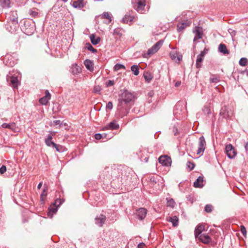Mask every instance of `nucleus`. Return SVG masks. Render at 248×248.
Instances as JSON below:
<instances>
[{"instance_id":"603ef678","label":"nucleus","mask_w":248,"mask_h":248,"mask_svg":"<svg viewBox=\"0 0 248 248\" xmlns=\"http://www.w3.org/2000/svg\"><path fill=\"white\" fill-rule=\"evenodd\" d=\"M144 244L143 243H140L138 246V248H144Z\"/></svg>"},{"instance_id":"20e7f679","label":"nucleus","mask_w":248,"mask_h":248,"mask_svg":"<svg viewBox=\"0 0 248 248\" xmlns=\"http://www.w3.org/2000/svg\"><path fill=\"white\" fill-rule=\"evenodd\" d=\"M132 1L133 4H136L134 7L138 12L141 13L144 10L145 0H132Z\"/></svg>"},{"instance_id":"a18cd8bd","label":"nucleus","mask_w":248,"mask_h":248,"mask_svg":"<svg viewBox=\"0 0 248 248\" xmlns=\"http://www.w3.org/2000/svg\"><path fill=\"white\" fill-rule=\"evenodd\" d=\"M61 204V200L57 199L53 205H55L56 206H57V205H58V206H59Z\"/></svg>"},{"instance_id":"37998d69","label":"nucleus","mask_w":248,"mask_h":248,"mask_svg":"<svg viewBox=\"0 0 248 248\" xmlns=\"http://www.w3.org/2000/svg\"><path fill=\"white\" fill-rule=\"evenodd\" d=\"M6 171V167L4 165H2L0 168V173L1 174H3Z\"/></svg>"},{"instance_id":"7ed1b4c3","label":"nucleus","mask_w":248,"mask_h":248,"mask_svg":"<svg viewBox=\"0 0 248 248\" xmlns=\"http://www.w3.org/2000/svg\"><path fill=\"white\" fill-rule=\"evenodd\" d=\"M163 41L160 40L155 43L151 48L149 49L147 53L144 54V57L148 58L155 53L163 45Z\"/></svg>"},{"instance_id":"c756f323","label":"nucleus","mask_w":248,"mask_h":248,"mask_svg":"<svg viewBox=\"0 0 248 248\" xmlns=\"http://www.w3.org/2000/svg\"><path fill=\"white\" fill-rule=\"evenodd\" d=\"M143 76L145 80L148 82H150L153 78L151 74L148 72H145Z\"/></svg>"},{"instance_id":"6e6d98bb","label":"nucleus","mask_w":248,"mask_h":248,"mask_svg":"<svg viewBox=\"0 0 248 248\" xmlns=\"http://www.w3.org/2000/svg\"><path fill=\"white\" fill-rule=\"evenodd\" d=\"M42 183L41 182L38 185V186H37L38 189H40L41 187H42Z\"/></svg>"},{"instance_id":"f8f14e48","label":"nucleus","mask_w":248,"mask_h":248,"mask_svg":"<svg viewBox=\"0 0 248 248\" xmlns=\"http://www.w3.org/2000/svg\"><path fill=\"white\" fill-rule=\"evenodd\" d=\"M136 214L139 217V218L140 220H142L145 218L147 214V210L145 208H140L137 210Z\"/></svg>"},{"instance_id":"a878e982","label":"nucleus","mask_w":248,"mask_h":248,"mask_svg":"<svg viewBox=\"0 0 248 248\" xmlns=\"http://www.w3.org/2000/svg\"><path fill=\"white\" fill-rule=\"evenodd\" d=\"M72 5L75 8H82L84 6L83 0H78L77 1H74Z\"/></svg>"},{"instance_id":"aec40b11","label":"nucleus","mask_w":248,"mask_h":248,"mask_svg":"<svg viewBox=\"0 0 248 248\" xmlns=\"http://www.w3.org/2000/svg\"><path fill=\"white\" fill-rule=\"evenodd\" d=\"M218 51L224 55L229 54V51L227 49V46L225 44H220L218 46Z\"/></svg>"},{"instance_id":"e433bc0d","label":"nucleus","mask_w":248,"mask_h":248,"mask_svg":"<svg viewBox=\"0 0 248 248\" xmlns=\"http://www.w3.org/2000/svg\"><path fill=\"white\" fill-rule=\"evenodd\" d=\"M213 210V206L212 205L207 204L205 206V211L207 213H211Z\"/></svg>"},{"instance_id":"f03ea898","label":"nucleus","mask_w":248,"mask_h":248,"mask_svg":"<svg viewBox=\"0 0 248 248\" xmlns=\"http://www.w3.org/2000/svg\"><path fill=\"white\" fill-rule=\"evenodd\" d=\"M233 111L234 108L232 106H225L221 108L219 114L224 118H231L233 115Z\"/></svg>"},{"instance_id":"7c9ffc66","label":"nucleus","mask_w":248,"mask_h":248,"mask_svg":"<svg viewBox=\"0 0 248 248\" xmlns=\"http://www.w3.org/2000/svg\"><path fill=\"white\" fill-rule=\"evenodd\" d=\"M0 5L2 7H9L10 5V0H0Z\"/></svg>"},{"instance_id":"c9c22d12","label":"nucleus","mask_w":248,"mask_h":248,"mask_svg":"<svg viewBox=\"0 0 248 248\" xmlns=\"http://www.w3.org/2000/svg\"><path fill=\"white\" fill-rule=\"evenodd\" d=\"M86 47L90 51L93 52H96L97 51L96 49L94 48L92 46L90 43H87L86 45Z\"/></svg>"},{"instance_id":"a19ab883","label":"nucleus","mask_w":248,"mask_h":248,"mask_svg":"<svg viewBox=\"0 0 248 248\" xmlns=\"http://www.w3.org/2000/svg\"><path fill=\"white\" fill-rule=\"evenodd\" d=\"M241 232L244 236H246L247 230H246V228L243 225L241 226Z\"/></svg>"},{"instance_id":"dca6fc26","label":"nucleus","mask_w":248,"mask_h":248,"mask_svg":"<svg viewBox=\"0 0 248 248\" xmlns=\"http://www.w3.org/2000/svg\"><path fill=\"white\" fill-rule=\"evenodd\" d=\"M205 229L204 225L203 224H199L195 229V236L196 237H198L200 234Z\"/></svg>"},{"instance_id":"cd10ccee","label":"nucleus","mask_w":248,"mask_h":248,"mask_svg":"<svg viewBox=\"0 0 248 248\" xmlns=\"http://www.w3.org/2000/svg\"><path fill=\"white\" fill-rule=\"evenodd\" d=\"M45 143H46V144L47 146H52L53 147H54L56 149V150L57 151H58V152L60 151V148L61 147L60 146H59V145H58L57 144H56L54 142L51 141V140H50L49 141L45 142Z\"/></svg>"},{"instance_id":"4c0bfd02","label":"nucleus","mask_w":248,"mask_h":248,"mask_svg":"<svg viewBox=\"0 0 248 248\" xmlns=\"http://www.w3.org/2000/svg\"><path fill=\"white\" fill-rule=\"evenodd\" d=\"M101 88L100 86L96 85V86H94L93 91L95 93H100V92L101 91Z\"/></svg>"},{"instance_id":"f257e3e1","label":"nucleus","mask_w":248,"mask_h":248,"mask_svg":"<svg viewBox=\"0 0 248 248\" xmlns=\"http://www.w3.org/2000/svg\"><path fill=\"white\" fill-rule=\"evenodd\" d=\"M134 98L133 94L128 92H124L121 95L120 98L119 99V103L118 105V109L120 111H122L123 109L127 110L129 108L128 104L132 102Z\"/></svg>"},{"instance_id":"a211bd4d","label":"nucleus","mask_w":248,"mask_h":248,"mask_svg":"<svg viewBox=\"0 0 248 248\" xmlns=\"http://www.w3.org/2000/svg\"><path fill=\"white\" fill-rule=\"evenodd\" d=\"M101 19H107L106 23L109 24L112 21L111 15L108 12H104L102 15H100Z\"/></svg>"},{"instance_id":"f704fd0d","label":"nucleus","mask_w":248,"mask_h":248,"mask_svg":"<svg viewBox=\"0 0 248 248\" xmlns=\"http://www.w3.org/2000/svg\"><path fill=\"white\" fill-rule=\"evenodd\" d=\"M121 68L124 69L125 68V67L124 65L121 64H116L114 67V70L115 71H118Z\"/></svg>"},{"instance_id":"ddd939ff","label":"nucleus","mask_w":248,"mask_h":248,"mask_svg":"<svg viewBox=\"0 0 248 248\" xmlns=\"http://www.w3.org/2000/svg\"><path fill=\"white\" fill-rule=\"evenodd\" d=\"M7 80L10 81L14 88H17L19 84L17 78L14 76L10 77L9 78H7Z\"/></svg>"},{"instance_id":"58836bf2","label":"nucleus","mask_w":248,"mask_h":248,"mask_svg":"<svg viewBox=\"0 0 248 248\" xmlns=\"http://www.w3.org/2000/svg\"><path fill=\"white\" fill-rule=\"evenodd\" d=\"M47 195V192L45 190H43L42 193L41 195V200L42 201H44Z\"/></svg>"},{"instance_id":"6e6552de","label":"nucleus","mask_w":248,"mask_h":248,"mask_svg":"<svg viewBox=\"0 0 248 248\" xmlns=\"http://www.w3.org/2000/svg\"><path fill=\"white\" fill-rule=\"evenodd\" d=\"M158 161L160 164L168 166L170 164L171 159L167 155H162L159 157Z\"/></svg>"},{"instance_id":"473e14b6","label":"nucleus","mask_w":248,"mask_h":248,"mask_svg":"<svg viewBox=\"0 0 248 248\" xmlns=\"http://www.w3.org/2000/svg\"><path fill=\"white\" fill-rule=\"evenodd\" d=\"M239 63L240 65L245 66L248 64V61L247 59L245 58H242L240 60Z\"/></svg>"},{"instance_id":"412c9836","label":"nucleus","mask_w":248,"mask_h":248,"mask_svg":"<svg viewBox=\"0 0 248 248\" xmlns=\"http://www.w3.org/2000/svg\"><path fill=\"white\" fill-rule=\"evenodd\" d=\"M203 179L202 176H199L196 181L194 183V186L195 187L201 188L203 186Z\"/></svg>"},{"instance_id":"0eeeda50","label":"nucleus","mask_w":248,"mask_h":248,"mask_svg":"<svg viewBox=\"0 0 248 248\" xmlns=\"http://www.w3.org/2000/svg\"><path fill=\"white\" fill-rule=\"evenodd\" d=\"M171 59L176 62L179 63L182 60L183 56L176 51H172L170 53Z\"/></svg>"},{"instance_id":"6ab92c4d","label":"nucleus","mask_w":248,"mask_h":248,"mask_svg":"<svg viewBox=\"0 0 248 248\" xmlns=\"http://www.w3.org/2000/svg\"><path fill=\"white\" fill-rule=\"evenodd\" d=\"M57 206H56L55 205H51L48 208L47 215L50 218H51L53 215L57 212Z\"/></svg>"},{"instance_id":"bb28decb","label":"nucleus","mask_w":248,"mask_h":248,"mask_svg":"<svg viewBox=\"0 0 248 248\" xmlns=\"http://www.w3.org/2000/svg\"><path fill=\"white\" fill-rule=\"evenodd\" d=\"M90 39L93 45L98 44L101 40L99 37L95 38V36L93 34H92L90 35Z\"/></svg>"},{"instance_id":"3c124183","label":"nucleus","mask_w":248,"mask_h":248,"mask_svg":"<svg viewBox=\"0 0 248 248\" xmlns=\"http://www.w3.org/2000/svg\"><path fill=\"white\" fill-rule=\"evenodd\" d=\"M52 139V136L49 135L48 136H47V139H46L45 140V142H46V141H49L50 140H51Z\"/></svg>"},{"instance_id":"f3484780","label":"nucleus","mask_w":248,"mask_h":248,"mask_svg":"<svg viewBox=\"0 0 248 248\" xmlns=\"http://www.w3.org/2000/svg\"><path fill=\"white\" fill-rule=\"evenodd\" d=\"M205 52L204 51H202L200 55H199L197 57V59L196 61V67L198 68H199L201 67V62L203 61V57L205 55Z\"/></svg>"},{"instance_id":"c85d7f7f","label":"nucleus","mask_w":248,"mask_h":248,"mask_svg":"<svg viewBox=\"0 0 248 248\" xmlns=\"http://www.w3.org/2000/svg\"><path fill=\"white\" fill-rule=\"evenodd\" d=\"M81 68L80 66L78 65L77 64H75L72 65V72L74 74H78L80 73Z\"/></svg>"},{"instance_id":"09e8293b","label":"nucleus","mask_w":248,"mask_h":248,"mask_svg":"<svg viewBox=\"0 0 248 248\" xmlns=\"http://www.w3.org/2000/svg\"><path fill=\"white\" fill-rule=\"evenodd\" d=\"M113 84H114V82H113V81H112V80H108L107 83V86H112V85H113Z\"/></svg>"},{"instance_id":"b1692460","label":"nucleus","mask_w":248,"mask_h":248,"mask_svg":"<svg viewBox=\"0 0 248 248\" xmlns=\"http://www.w3.org/2000/svg\"><path fill=\"white\" fill-rule=\"evenodd\" d=\"M134 19V16L129 15H125L123 19V21L124 23L128 24L133 22Z\"/></svg>"},{"instance_id":"2f4dec72","label":"nucleus","mask_w":248,"mask_h":248,"mask_svg":"<svg viewBox=\"0 0 248 248\" xmlns=\"http://www.w3.org/2000/svg\"><path fill=\"white\" fill-rule=\"evenodd\" d=\"M131 70L135 75L137 76L139 75V68L138 66L135 65L132 66L131 67Z\"/></svg>"},{"instance_id":"2eb2a0df","label":"nucleus","mask_w":248,"mask_h":248,"mask_svg":"<svg viewBox=\"0 0 248 248\" xmlns=\"http://www.w3.org/2000/svg\"><path fill=\"white\" fill-rule=\"evenodd\" d=\"M198 237L199 240L204 244H208L211 241L210 236L206 234H201Z\"/></svg>"},{"instance_id":"ea45409f","label":"nucleus","mask_w":248,"mask_h":248,"mask_svg":"<svg viewBox=\"0 0 248 248\" xmlns=\"http://www.w3.org/2000/svg\"><path fill=\"white\" fill-rule=\"evenodd\" d=\"M187 167L190 169V170H192L195 167V164L191 162H188L187 163Z\"/></svg>"},{"instance_id":"49530a36","label":"nucleus","mask_w":248,"mask_h":248,"mask_svg":"<svg viewBox=\"0 0 248 248\" xmlns=\"http://www.w3.org/2000/svg\"><path fill=\"white\" fill-rule=\"evenodd\" d=\"M60 123L61 122L59 120L54 121L53 123L51 124V126H54L58 124H60Z\"/></svg>"},{"instance_id":"39448f33","label":"nucleus","mask_w":248,"mask_h":248,"mask_svg":"<svg viewBox=\"0 0 248 248\" xmlns=\"http://www.w3.org/2000/svg\"><path fill=\"white\" fill-rule=\"evenodd\" d=\"M206 148V141L203 136L201 137L199 139L198 143V149L197 151V154L198 155H201L202 154Z\"/></svg>"},{"instance_id":"de8ad7c7","label":"nucleus","mask_w":248,"mask_h":248,"mask_svg":"<svg viewBox=\"0 0 248 248\" xmlns=\"http://www.w3.org/2000/svg\"><path fill=\"white\" fill-rule=\"evenodd\" d=\"M94 138L96 140H100L102 138V135L100 134H96L94 135Z\"/></svg>"},{"instance_id":"1a4fd4ad","label":"nucleus","mask_w":248,"mask_h":248,"mask_svg":"<svg viewBox=\"0 0 248 248\" xmlns=\"http://www.w3.org/2000/svg\"><path fill=\"white\" fill-rule=\"evenodd\" d=\"M46 95L42 98H41L39 100L40 103L42 105H46L49 100L51 98V95L48 92V90H46L45 92Z\"/></svg>"},{"instance_id":"393cba45","label":"nucleus","mask_w":248,"mask_h":248,"mask_svg":"<svg viewBox=\"0 0 248 248\" xmlns=\"http://www.w3.org/2000/svg\"><path fill=\"white\" fill-rule=\"evenodd\" d=\"M119 126L116 123L112 122L110 123L108 125L105 127L106 129H117Z\"/></svg>"},{"instance_id":"864d4df0","label":"nucleus","mask_w":248,"mask_h":248,"mask_svg":"<svg viewBox=\"0 0 248 248\" xmlns=\"http://www.w3.org/2000/svg\"><path fill=\"white\" fill-rule=\"evenodd\" d=\"M181 85V82L180 81H177L175 83V86L178 87Z\"/></svg>"},{"instance_id":"423d86ee","label":"nucleus","mask_w":248,"mask_h":248,"mask_svg":"<svg viewBox=\"0 0 248 248\" xmlns=\"http://www.w3.org/2000/svg\"><path fill=\"white\" fill-rule=\"evenodd\" d=\"M225 152L228 157L231 159L234 158L236 155V152L234 148L231 144L226 146Z\"/></svg>"},{"instance_id":"9b49d317","label":"nucleus","mask_w":248,"mask_h":248,"mask_svg":"<svg viewBox=\"0 0 248 248\" xmlns=\"http://www.w3.org/2000/svg\"><path fill=\"white\" fill-rule=\"evenodd\" d=\"M191 24V22L188 20L182 23H179L177 25V31H181L186 27L189 26Z\"/></svg>"},{"instance_id":"9d476101","label":"nucleus","mask_w":248,"mask_h":248,"mask_svg":"<svg viewBox=\"0 0 248 248\" xmlns=\"http://www.w3.org/2000/svg\"><path fill=\"white\" fill-rule=\"evenodd\" d=\"M194 33H195V36L194 38V41H196L198 39L202 38V29L199 27H196L193 31Z\"/></svg>"},{"instance_id":"4468645a","label":"nucleus","mask_w":248,"mask_h":248,"mask_svg":"<svg viewBox=\"0 0 248 248\" xmlns=\"http://www.w3.org/2000/svg\"><path fill=\"white\" fill-rule=\"evenodd\" d=\"M166 220L168 222H171L173 226L174 227L177 226L178 225L179 219L178 217L175 216L173 217H168L166 218Z\"/></svg>"},{"instance_id":"4d7b16f0","label":"nucleus","mask_w":248,"mask_h":248,"mask_svg":"<svg viewBox=\"0 0 248 248\" xmlns=\"http://www.w3.org/2000/svg\"><path fill=\"white\" fill-rule=\"evenodd\" d=\"M245 148L246 150H248V142H247L245 145Z\"/></svg>"},{"instance_id":"5701e85b","label":"nucleus","mask_w":248,"mask_h":248,"mask_svg":"<svg viewBox=\"0 0 248 248\" xmlns=\"http://www.w3.org/2000/svg\"><path fill=\"white\" fill-rule=\"evenodd\" d=\"M84 63L88 70L90 71H93V64L91 61L86 60L84 61Z\"/></svg>"},{"instance_id":"79ce46f5","label":"nucleus","mask_w":248,"mask_h":248,"mask_svg":"<svg viewBox=\"0 0 248 248\" xmlns=\"http://www.w3.org/2000/svg\"><path fill=\"white\" fill-rule=\"evenodd\" d=\"M219 81V79L217 77H213L211 78L210 79V81L212 83H216Z\"/></svg>"},{"instance_id":"4be33fe9","label":"nucleus","mask_w":248,"mask_h":248,"mask_svg":"<svg viewBox=\"0 0 248 248\" xmlns=\"http://www.w3.org/2000/svg\"><path fill=\"white\" fill-rule=\"evenodd\" d=\"M106 219V217L102 215L99 217L95 218L96 223L97 225H98L100 227H101L105 223Z\"/></svg>"},{"instance_id":"5fc2aeb1","label":"nucleus","mask_w":248,"mask_h":248,"mask_svg":"<svg viewBox=\"0 0 248 248\" xmlns=\"http://www.w3.org/2000/svg\"><path fill=\"white\" fill-rule=\"evenodd\" d=\"M150 181H151V182H153V183H156L155 179L154 177L151 178V179H150Z\"/></svg>"},{"instance_id":"8fccbe9b","label":"nucleus","mask_w":248,"mask_h":248,"mask_svg":"<svg viewBox=\"0 0 248 248\" xmlns=\"http://www.w3.org/2000/svg\"><path fill=\"white\" fill-rule=\"evenodd\" d=\"M2 127H4V128H10V125H9V124H3L2 125Z\"/></svg>"},{"instance_id":"c03bdc74","label":"nucleus","mask_w":248,"mask_h":248,"mask_svg":"<svg viewBox=\"0 0 248 248\" xmlns=\"http://www.w3.org/2000/svg\"><path fill=\"white\" fill-rule=\"evenodd\" d=\"M112 107H113V104L111 102H109L107 104V106H106L107 108L109 109H111L112 108Z\"/></svg>"},{"instance_id":"72a5a7b5","label":"nucleus","mask_w":248,"mask_h":248,"mask_svg":"<svg viewBox=\"0 0 248 248\" xmlns=\"http://www.w3.org/2000/svg\"><path fill=\"white\" fill-rule=\"evenodd\" d=\"M167 204L168 206L170 207H174L175 205V202L172 199H167Z\"/></svg>"}]
</instances>
